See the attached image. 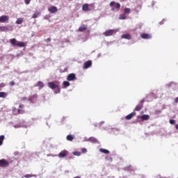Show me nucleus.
<instances>
[{"label":"nucleus","instance_id":"obj_1","mask_svg":"<svg viewBox=\"0 0 178 178\" xmlns=\"http://www.w3.org/2000/svg\"><path fill=\"white\" fill-rule=\"evenodd\" d=\"M10 42L13 47H19V48L26 47V43H24V42H19L15 38L10 39Z\"/></svg>","mask_w":178,"mask_h":178},{"label":"nucleus","instance_id":"obj_14","mask_svg":"<svg viewBox=\"0 0 178 178\" xmlns=\"http://www.w3.org/2000/svg\"><path fill=\"white\" fill-rule=\"evenodd\" d=\"M121 38L124 40H131V35L130 33H126L121 35Z\"/></svg>","mask_w":178,"mask_h":178},{"label":"nucleus","instance_id":"obj_39","mask_svg":"<svg viewBox=\"0 0 178 178\" xmlns=\"http://www.w3.org/2000/svg\"><path fill=\"white\" fill-rule=\"evenodd\" d=\"M10 86H15V81H12L10 82Z\"/></svg>","mask_w":178,"mask_h":178},{"label":"nucleus","instance_id":"obj_26","mask_svg":"<svg viewBox=\"0 0 178 178\" xmlns=\"http://www.w3.org/2000/svg\"><path fill=\"white\" fill-rule=\"evenodd\" d=\"M22 23H23L22 18H18L16 21V24H22Z\"/></svg>","mask_w":178,"mask_h":178},{"label":"nucleus","instance_id":"obj_22","mask_svg":"<svg viewBox=\"0 0 178 178\" xmlns=\"http://www.w3.org/2000/svg\"><path fill=\"white\" fill-rule=\"evenodd\" d=\"M99 152H102L103 154H109V150L106 149H99Z\"/></svg>","mask_w":178,"mask_h":178},{"label":"nucleus","instance_id":"obj_6","mask_svg":"<svg viewBox=\"0 0 178 178\" xmlns=\"http://www.w3.org/2000/svg\"><path fill=\"white\" fill-rule=\"evenodd\" d=\"M69 155V152L66 149H64L61 151L58 154V158H65V156H67Z\"/></svg>","mask_w":178,"mask_h":178},{"label":"nucleus","instance_id":"obj_9","mask_svg":"<svg viewBox=\"0 0 178 178\" xmlns=\"http://www.w3.org/2000/svg\"><path fill=\"white\" fill-rule=\"evenodd\" d=\"M92 65V61L91 60H88L83 64V69H88V67H91Z\"/></svg>","mask_w":178,"mask_h":178},{"label":"nucleus","instance_id":"obj_18","mask_svg":"<svg viewBox=\"0 0 178 178\" xmlns=\"http://www.w3.org/2000/svg\"><path fill=\"white\" fill-rule=\"evenodd\" d=\"M143 109V104L137 105L134 109V111H136L137 112H140V111Z\"/></svg>","mask_w":178,"mask_h":178},{"label":"nucleus","instance_id":"obj_19","mask_svg":"<svg viewBox=\"0 0 178 178\" xmlns=\"http://www.w3.org/2000/svg\"><path fill=\"white\" fill-rule=\"evenodd\" d=\"M67 141H73V140H74V136L67 135Z\"/></svg>","mask_w":178,"mask_h":178},{"label":"nucleus","instance_id":"obj_33","mask_svg":"<svg viewBox=\"0 0 178 178\" xmlns=\"http://www.w3.org/2000/svg\"><path fill=\"white\" fill-rule=\"evenodd\" d=\"M6 86V84H5L4 83H0V91H1V88H3V87H5Z\"/></svg>","mask_w":178,"mask_h":178},{"label":"nucleus","instance_id":"obj_32","mask_svg":"<svg viewBox=\"0 0 178 178\" xmlns=\"http://www.w3.org/2000/svg\"><path fill=\"white\" fill-rule=\"evenodd\" d=\"M130 12H131V10H130V8H125L124 10V13H125V14H127V13H130Z\"/></svg>","mask_w":178,"mask_h":178},{"label":"nucleus","instance_id":"obj_21","mask_svg":"<svg viewBox=\"0 0 178 178\" xmlns=\"http://www.w3.org/2000/svg\"><path fill=\"white\" fill-rule=\"evenodd\" d=\"M0 31H9L8 26H0Z\"/></svg>","mask_w":178,"mask_h":178},{"label":"nucleus","instance_id":"obj_34","mask_svg":"<svg viewBox=\"0 0 178 178\" xmlns=\"http://www.w3.org/2000/svg\"><path fill=\"white\" fill-rule=\"evenodd\" d=\"M170 124H176V120H170Z\"/></svg>","mask_w":178,"mask_h":178},{"label":"nucleus","instance_id":"obj_25","mask_svg":"<svg viewBox=\"0 0 178 178\" xmlns=\"http://www.w3.org/2000/svg\"><path fill=\"white\" fill-rule=\"evenodd\" d=\"M87 30V27L84 26H81L79 27V31L82 32V31H86Z\"/></svg>","mask_w":178,"mask_h":178},{"label":"nucleus","instance_id":"obj_20","mask_svg":"<svg viewBox=\"0 0 178 178\" xmlns=\"http://www.w3.org/2000/svg\"><path fill=\"white\" fill-rule=\"evenodd\" d=\"M8 97V93L5 92H0V98H6Z\"/></svg>","mask_w":178,"mask_h":178},{"label":"nucleus","instance_id":"obj_30","mask_svg":"<svg viewBox=\"0 0 178 178\" xmlns=\"http://www.w3.org/2000/svg\"><path fill=\"white\" fill-rule=\"evenodd\" d=\"M73 155H75L76 156H80V155H81V153L80 152H74Z\"/></svg>","mask_w":178,"mask_h":178},{"label":"nucleus","instance_id":"obj_37","mask_svg":"<svg viewBox=\"0 0 178 178\" xmlns=\"http://www.w3.org/2000/svg\"><path fill=\"white\" fill-rule=\"evenodd\" d=\"M24 177H26V178L33 177V175H26L24 176Z\"/></svg>","mask_w":178,"mask_h":178},{"label":"nucleus","instance_id":"obj_40","mask_svg":"<svg viewBox=\"0 0 178 178\" xmlns=\"http://www.w3.org/2000/svg\"><path fill=\"white\" fill-rule=\"evenodd\" d=\"M19 108H20L21 109H23V108H24V104H19Z\"/></svg>","mask_w":178,"mask_h":178},{"label":"nucleus","instance_id":"obj_35","mask_svg":"<svg viewBox=\"0 0 178 178\" xmlns=\"http://www.w3.org/2000/svg\"><path fill=\"white\" fill-rule=\"evenodd\" d=\"M81 152H82V154H86V153L87 152V149H86V148H82V149H81Z\"/></svg>","mask_w":178,"mask_h":178},{"label":"nucleus","instance_id":"obj_24","mask_svg":"<svg viewBox=\"0 0 178 178\" xmlns=\"http://www.w3.org/2000/svg\"><path fill=\"white\" fill-rule=\"evenodd\" d=\"M3 140H5V136H0V147L2 145V144H3Z\"/></svg>","mask_w":178,"mask_h":178},{"label":"nucleus","instance_id":"obj_27","mask_svg":"<svg viewBox=\"0 0 178 178\" xmlns=\"http://www.w3.org/2000/svg\"><path fill=\"white\" fill-rule=\"evenodd\" d=\"M64 87H69V86H70V83L67 81H65L63 83Z\"/></svg>","mask_w":178,"mask_h":178},{"label":"nucleus","instance_id":"obj_17","mask_svg":"<svg viewBox=\"0 0 178 178\" xmlns=\"http://www.w3.org/2000/svg\"><path fill=\"white\" fill-rule=\"evenodd\" d=\"M36 87H39V89L41 90V88H44V83L42 81H38L36 83Z\"/></svg>","mask_w":178,"mask_h":178},{"label":"nucleus","instance_id":"obj_2","mask_svg":"<svg viewBox=\"0 0 178 178\" xmlns=\"http://www.w3.org/2000/svg\"><path fill=\"white\" fill-rule=\"evenodd\" d=\"M49 88L54 90L55 94H59L60 92V88L58 85L55 84L54 82H49L47 83Z\"/></svg>","mask_w":178,"mask_h":178},{"label":"nucleus","instance_id":"obj_31","mask_svg":"<svg viewBox=\"0 0 178 178\" xmlns=\"http://www.w3.org/2000/svg\"><path fill=\"white\" fill-rule=\"evenodd\" d=\"M17 113H19V115H23V113H24V110H23V109H18L17 110Z\"/></svg>","mask_w":178,"mask_h":178},{"label":"nucleus","instance_id":"obj_16","mask_svg":"<svg viewBox=\"0 0 178 178\" xmlns=\"http://www.w3.org/2000/svg\"><path fill=\"white\" fill-rule=\"evenodd\" d=\"M138 119H142V120H148L149 119V115H143L142 116L138 115Z\"/></svg>","mask_w":178,"mask_h":178},{"label":"nucleus","instance_id":"obj_42","mask_svg":"<svg viewBox=\"0 0 178 178\" xmlns=\"http://www.w3.org/2000/svg\"><path fill=\"white\" fill-rule=\"evenodd\" d=\"M143 104H144V99L140 101V105H143Z\"/></svg>","mask_w":178,"mask_h":178},{"label":"nucleus","instance_id":"obj_10","mask_svg":"<svg viewBox=\"0 0 178 178\" xmlns=\"http://www.w3.org/2000/svg\"><path fill=\"white\" fill-rule=\"evenodd\" d=\"M67 80L68 81H73V80H76V74H74V73L68 74Z\"/></svg>","mask_w":178,"mask_h":178},{"label":"nucleus","instance_id":"obj_28","mask_svg":"<svg viewBox=\"0 0 178 178\" xmlns=\"http://www.w3.org/2000/svg\"><path fill=\"white\" fill-rule=\"evenodd\" d=\"M119 19H120V20H124V19H126V15H124V14L120 15Z\"/></svg>","mask_w":178,"mask_h":178},{"label":"nucleus","instance_id":"obj_23","mask_svg":"<svg viewBox=\"0 0 178 178\" xmlns=\"http://www.w3.org/2000/svg\"><path fill=\"white\" fill-rule=\"evenodd\" d=\"M89 141L90 142V143H97V138H94V137H90V138H89Z\"/></svg>","mask_w":178,"mask_h":178},{"label":"nucleus","instance_id":"obj_13","mask_svg":"<svg viewBox=\"0 0 178 178\" xmlns=\"http://www.w3.org/2000/svg\"><path fill=\"white\" fill-rule=\"evenodd\" d=\"M88 6H90V4L88 3L83 4L82 6V10H83V12H90L91 9H90Z\"/></svg>","mask_w":178,"mask_h":178},{"label":"nucleus","instance_id":"obj_11","mask_svg":"<svg viewBox=\"0 0 178 178\" xmlns=\"http://www.w3.org/2000/svg\"><path fill=\"white\" fill-rule=\"evenodd\" d=\"M140 37L143 40H150V38H152V36L148 33H142Z\"/></svg>","mask_w":178,"mask_h":178},{"label":"nucleus","instance_id":"obj_15","mask_svg":"<svg viewBox=\"0 0 178 178\" xmlns=\"http://www.w3.org/2000/svg\"><path fill=\"white\" fill-rule=\"evenodd\" d=\"M48 10L50 13H56V12H58V8H56V6H51Z\"/></svg>","mask_w":178,"mask_h":178},{"label":"nucleus","instance_id":"obj_36","mask_svg":"<svg viewBox=\"0 0 178 178\" xmlns=\"http://www.w3.org/2000/svg\"><path fill=\"white\" fill-rule=\"evenodd\" d=\"M31 1V0H24L26 5H29Z\"/></svg>","mask_w":178,"mask_h":178},{"label":"nucleus","instance_id":"obj_41","mask_svg":"<svg viewBox=\"0 0 178 178\" xmlns=\"http://www.w3.org/2000/svg\"><path fill=\"white\" fill-rule=\"evenodd\" d=\"M175 102L176 104H177V102H178V97L175 99Z\"/></svg>","mask_w":178,"mask_h":178},{"label":"nucleus","instance_id":"obj_3","mask_svg":"<svg viewBox=\"0 0 178 178\" xmlns=\"http://www.w3.org/2000/svg\"><path fill=\"white\" fill-rule=\"evenodd\" d=\"M115 33L116 31H115V29H109L106 31L103 34L105 37H109L111 35H113Z\"/></svg>","mask_w":178,"mask_h":178},{"label":"nucleus","instance_id":"obj_8","mask_svg":"<svg viewBox=\"0 0 178 178\" xmlns=\"http://www.w3.org/2000/svg\"><path fill=\"white\" fill-rule=\"evenodd\" d=\"M6 166H9V162L5 159L0 160V167L6 168Z\"/></svg>","mask_w":178,"mask_h":178},{"label":"nucleus","instance_id":"obj_5","mask_svg":"<svg viewBox=\"0 0 178 178\" xmlns=\"http://www.w3.org/2000/svg\"><path fill=\"white\" fill-rule=\"evenodd\" d=\"M37 99H38V95L37 94H35L29 98V101L32 104L37 102Z\"/></svg>","mask_w":178,"mask_h":178},{"label":"nucleus","instance_id":"obj_43","mask_svg":"<svg viewBox=\"0 0 178 178\" xmlns=\"http://www.w3.org/2000/svg\"><path fill=\"white\" fill-rule=\"evenodd\" d=\"M175 128L177 129V130H178V124L175 126Z\"/></svg>","mask_w":178,"mask_h":178},{"label":"nucleus","instance_id":"obj_29","mask_svg":"<svg viewBox=\"0 0 178 178\" xmlns=\"http://www.w3.org/2000/svg\"><path fill=\"white\" fill-rule=\"evenodd\" d=\"M38 16H40V13H35L33 15L32 17H33V19H37V17H38Z\"/></svg>","mask_w":178,"mask_h":178},{"label":"nucleus","instance_id":"obj_4","mask_svg":"<svg viewBox=\"0 0 178 178\" xmlns=\"http://www.w3.org/2000/svg\"><path fill=\"white\" fill-rule=\"evenodd\" d=\"M110 6H115V8H113L111 10H115V9H118V10H119L120 9V3H115V1H111L110 3Z\"/></svg>","mask_w":178,"mask_h":178},{"label":"nucleus","instance_id":"obj_7","mask_svg":"<svg viewBox=\"0 0 178 178\" xmlns=\"http://www.w3.org/2000/svg\"><path fill=\"white\" fill-rule=\"evenodd\" d=\"M9 22V17L7 15H2L0 17V23H8Z\"/></svg>","mask_w":178,"mask_h":178},{"label":"nucleus","instance_id":"obj_12","mask_svg":"<svg viewBox=\"0 0 178 178\" xmlns=\"http://www.w3.org/2000/svg\"><path fill=\"white\" fill-rule=\"evenodd\" d=\"M136 112H132L129 113L128 115L125 116L126 120H131V119H133L134 116H136Z\"/></svg>","mask_w":178,"mask_h":178},{"label":"nucleus","instance_id":"obj_38","mask_svg":"<svg viewBox=\"0 0 178 178\" xmlns=\"http://www.w3.org/2000/svg\"><path fill=\"white\" fill-rule=\"evenodd\" d=\"M46 42H51V38H49L45 40Z\"/></svg>","mask_w":178,"mask_h":178}]
</instances>
